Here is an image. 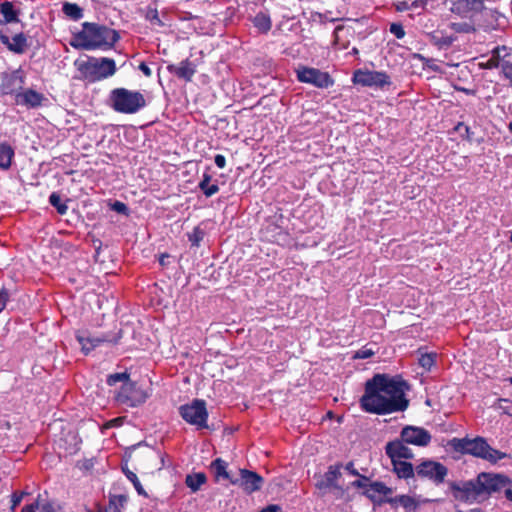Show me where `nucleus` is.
<instances>
[{
    "mask_svg": "<svg viewBox=\"0 0 512 512\" xmlns=\"http://www.w3.org/2000/svg\"><path fill=\"white\" fill-rule=\"evenodd\" d=\"M407 389V383L399 376L376 374L366 381L360 406L365 412L377 415L404 411L409 403L405 398Z\"/></svg>",
    "mask_w": 512,
    "mask_h": 512,
    "instance_id": "f257e3e1",
    "label": "nucleus"
},
{
    "mask_svg": "<svg viewBox=\"0 0 512 512\" xmlns=\"http://www.w3.org/2000/svg\"><path fill=\"white\" fill-rule=\"evenodd\" d=\"M77 69L75 79L94 83L106 79L116 72L115 62L109 58H93L77 59L74 62Z\"/></svg>",
    "mask_w": 512,
    "mask_h": 512,
    "instance_id": "f03ea898",
    "label": "nucleus"
},
{
    "mask_svg": "<svg viewBox=\"0 0 512 512\" xmlns=\"http://www.w3.org/2000/svg\"><path fill=\"white\" fill-rule=\"evenodd\" d=\"M450 445L457 452L473 455L485 459L491 463H496L506 457V454L492 448L484 438L475 439L453 438Z\"/></svg>",
    "mask_w": 512,
    "mask_h": 512,
    "instance_id": "7ed1b4c3",
    "label": "nucleus"
},
{
    "mask_svg": "<svg viewBox=\"0 0 512 512\" xmlns=\"http://www.w3.org/2000/svg\"><path fill=\"white\" fill-rule=\"evenodd\" d=\"M110 100L115 111L133 114L145 106L144 96L138 91L116 88L111 91Z\"/></svg>",
    "mask_w": 512,
    "mask_h": 512,
    "instance_id": "20e7f679",
    "label": "nucleus"
},
{
    "mask_svg": "<svg viewBox=\"0 0 512 512\" xmlns=\"http://www.w3.org/2000/svg\"><path fill=\"white\" fill-rule=\"evenodd\" d=\"M478 485L481 488L483 498L492 493L505 490L511 485V479L503 474L481 473L478 475Z\"/></svg>",
    "mask_w": 512,
    "mask_h": 512,
    "instance_id": "39448f33",
    "label": "nucleus"
},
{
    "mask_svg": "<svg viewBox=\"0 0 512 512\" xmlns=\"http://www.w3.org/2000/svg\"><path fill=\"white\" fill-rule=\"evenodd\" d=\"M453 496L465 503H474L483 498L478 478L452 485Z\"/></svg>",
    "mask_w": 512,
    "mask_h": 512,
    "instance_id": "423d86ee",
    "label": "nucleus"
},
{
    "mask_svg": "<svg viewBox=\"0 0 512 512\" xmlns=\"http://www.w3.org/2000/svg\"><path fill=\"white\" fill-rule=\"evenodd\" d=\"M146 394L139 389L133 382H125L115 395V401L125 407H136L143 403Z\"/></svg>",
    "mask_w": 512,
    "mask_h": 512,
    "instance_id": "0eeeda50",
    "label": "nucleus"
},
{
    "mask_svg": "<svg viewBox=\"0 0 512 512\" xmlns=\"http://www.w3.org/2000/svg\"><path fill=\"white\" fill-rule=\"evenodd\" d=\"M181 415L185 421L199 429L207 427L208 413L204 401L195 400L190 405L182 406Z\"/></svg>",
    "mask_w": 512,
    "mask_h": 512,
    "instance_id": "6e6552de",
    "label": "nucleus"
},
{
    "mask_svg": "<svg viewBox=\"0 0 512 512\" xmlns=\"http://www.w3.org/2000/svg\"><path fill=\"white\" fill-rule=\"evenodd\" d=\"M352 81L366 87H383L390 84L389 76L385 72L358 69L354 72Z\"/></svg>",
    "mask_w": 512,
    "mask_h": 512,
    "instance_id": "1a4fd4ad",
    "label": "nucleus"
},
{
    "mask_svg": "<svg viewBox=\"0 0 512 512\" xmlns=\"http://www.w3.org/2000/svg\"><path fill=\"white\" fill-rule=\"evenodd\" d=\"M296 73L300 82L312 84L318 88H328L333 85V80L328 73L315 68L299 67Z\"/></svg>",
    "mask_w": 512,
    "mask_h": 512,
    "instance_id": "9d476101",
    "label": "nucleus"
},
{
    "mask_svg": "<svg viewBox=\"0 0 512 512\" xmlns=\"http://www.w3.org/2000/svg\"><path fill=\"white\" fill-rule=\"evenodd\" d=\"M417 475L428 478L435 483H442L447 475V469L439 462L432 460L423 461L416 467Z\"/></svg>",
    "mask_w": 512,
    "mask_h": 512,
    "instance_id": "9b49d317",
    "label": "nucleus"
},
{
    "mask_svg": "<svg viewBox=\"0 0 512 512\" xmlns=\"http://www.w3.org/2000/svg\"><path fill=\"white\" fill-rule=\"evenodd\" d=\"M231 484L240 486L245 492L252 493L259 490L263 479L256 472L240 469L239 477L230 479Z\"/></svg>",
    "mask_w": 512,
    "mask_h": 512,
    "instance_id": "f8f14e48",
    "label": "nucleus"
},
{
    "mask_svg": "<svg viewBox=\"0 0 512 512\" xmlns=\"http://www.w3.org/2000/svg\"><path fill=\"white\" fill-rule=\"evenodd\" d=\"M24 84L23 71L20 69L1 74L0 91L2 94H14L20 92Z\"/></svg>",
    "mask_w": 512,
    "mask_h": 512,
    "instance_id": "ddd939ff",
    "label": "nucleus"
},
{
    "mask_svg": "<svg viewBox=\"0 0 512 512\" xmlns=\"http://www.w3.org/2000/svg\"><path fill=\"white\" fill-rule=\"evenodd\" d=\"M401 438L406 444L416 446H426L431 441V435L427 430L415 426H407L403 428Z\"/></svg>",
    "mask_w": 512,
    "mask_h": 512,
    "instance_id": "4468645a",
    "label": "nucleus"
},
{
    "mask_svg": "<svg viewBox=\"0 0 512 512\" xmlns=\"http://www.w3.org/2000/svg\"><path fill=\"white\" fill-rule=\"evenodd\" d=\"M44 100L45 96L33 89H26L15 95L16 104L27 108H37L42 105Z\"/></svg>",
    "mask_w": 512,
    "mask_h": 512,
    "instance_id": "2eb2a0df",
    "label": "nucleus"
},
{
    "mask_svg": "<svg viewBox=\"0 0 512 512\" xmlns=\"http://www.w3.org/2000/svg\"><path fill=\"white\" fill-rule=\"evenodd\" d=\"M1 42L15 53H23L28 47L25 34H0Z\"/></svg>",
    "mask_w": 512,
    "mask_h": 512,
    "instance_id": "dca6fc26",
    "label": "nucleus"
},
{
    "mask_svg": "<svg viewBox=\"0 0 512 512\" xmlns=\"http://www.w3.org/2000/svg\"><path fill=\"white\" fill-rule=\"evenodd\" d=\"M402 441H392L386 445V454L392 462L402 459H410L413 457L411 449H409Z\"/></svg>",
    "mask_w": 512,
    "mask_h": 512,
    "instance_id": "f3484780",
    "label": "nucleus"
},
{
    "mask_svg": "<svg viewBox=\"0 0 512 512\" xmlns=\"http://www.w3.org/2000/svg\"><path fill=\"white\" fill-rule=\"evenodd\" d=\"M119 337H120V335H118V337L114 338V339H111L107 336L92 337L90 335H85L82 333H78L76 336L79 344L82 347V351L85 354H88L91 350H93L95 347L99 346L101 343H104V342L117 343V340Z\"/></svg>",
    "mask_w": 512,
    "mask_h": 512,
    "instance_id": "a211bd4d",
    "label": "nucleus"
},
{
    "mask_svg": "<svg viewBox=\"0 0 512 512\" xmlns=\"http://www.w3.org/2000/svg\"><path fill=\"white\" fill-rule=\"evenodd\" d=\"M102 34H74L72 39L70 40V45L75 48L85 49V50H95V47L98 46L95 43L90 42V37H99Z\"/></svg>",
    "mask_w": 512,
    "mask_h": 512,
    "instance_id": "6ab92c4d",
    "label": "nucleus"
},
{
    "mask_svg": "<svg viewBox=\"0 0 512 512\" xmlns=\"http://www.w3.org/2000/svg\"><path fill=\"white\" fill-rule=\"evenodd\" d=\"M168 69L186 81H190L196 72L195 65L189 61L181 62L177 67L173 65L168 66Z\"/></svg>",
    "mask_w": 512,
    "mask_h": 512,
    "instance_id": "aec40b11",
    "label": "nucleus"
},
{
    "mask_svg": "<svg viewBox=\"0 0 512 512\" xmlns=\"http://www.w3.org/2000/svg\"><path fill=\"white\" fill-rule=\"evenodd\" d=\"M119 40V34H102L99 37H90V42L98 46L95 49L107 50Z\"/></svg>",
    "mask_w": 512,
    "mask_h": 512,
    "instance_id": "412c9836",
    "label": "nucleus"
},
{
    "mask_svg": "<svg viewBox=\"0 0 512 512\" xmlns=\"http://www.w3.org/2000/svg\"><path fill=\"white\" fill-rule=\"evenodd\" d=\"M393 464V470L400 478H410L414 475V469L411 463H408L406 461L397 460L395 462H392Z\"/></svg>",
    "mask_w": 512,
    "mask_h": 512,
    "instance_id": "4be33fe9",
    "label": "nucleus"
},
{
    "mask_svg": "<svg viewBox=\"0 0 512 512\" xmlns=\"http://www.w3.org/2000/svg\"><path fill=\"white\" fill-rule=\"evenodd\" d=\"M13 156V148L7 143H0V169H8Z\"/></svg>",
    "mask_w": 512,
    "mask_h": 512,
    "instance_id": "5701e85b",
    "label": "nucleus"
},
{
    "mask_svg": "<svg viewBox=\"0 0 512 512\" xmlns=\"http://www.w3.org/2000/svg\"><path fill=\"white\" fill-rule=\"evenodd\" d=\"M211 175L205 173L198 184V187L206 197H211L219 191V186L216 183L211 184Z\"/></svg>",
    "mask_w": 512,
    "mask_h": 512,
    "instance_id": "b1692460",
    "label": "nucleus"
},
{
    "mask_svg": "<svg viewBox=\"0 0 512 512\" xmlns=\"http://www.w3.org/2000/svg\"><path fill=\"white\" fill-rule=\"evenodd\" d=\"M389 491L390 490L383 483L373 482L367 486L365 494L371 499H376L381 495H386Z\"/></svg>",
    "mask_w": 512,
    "mask_h": 512,
    "instance_id": "393cba45",
    "label": "nucleus"
},
{
    "mask_svg": "<svg viewBox=\"0 0 512 512\" xmlns=\"http://www.w3.org/2000/svg\"><path fill=\"white\" fill-rule=\"evenodd\" d=\"M391 502L396 505H400L409 511L415 510L419 505L418 500L415 497L409 495L396 496L391 500Z\"/></svg>",
    "mask_w": 512,
    "mask_h": 512,
    "instance_id": "a878e982",
    "label": "nucleus"
},
{
    "mask_svg": "<svg viewBox=\"0 0 512 512\" xmlns=\"http://www.w3.org/2000/svg\"><path fill=\"white\" fill-rule=\"evenodd\" d=\"M0 12L4 17L5 22L12 23L18 21V11L14 9L11 2L5 1L0 5Z\"/></svg>",
    "mask_w": 512,
    "mask_h": 512,
    "instance_id": "bb28decb",
    "label": "nucleus"
},
{
    "mask_svg": "<svg viewBox=\"0 0 512 512\" xmlns=\"http://www.w3.org/2000/svg\"><path fill=\"white\" fill-rule=\"evenodd\" d=\"M62 11L66 16L75 21L83 17V9L76 3L65 2Z\"/></svg>",
    "mask_w": 512,
    "mask_h": 512,
    "instance_id": "cd10ccee",
    "label": "nucleus"
},
{
    "mask_svg": "<svg viewBox=\"0 0 512 512\" xmlns=\"http://www.w3.org/2000/svg\"><path fill=\"white\" fill-rule=\"evenodd\" d=\"M186 485L193 491L196 492L206 482V475L204 473H195L187 475Z\"/></svg>",
    "mask_w": 512,
    "mask_h": 512,
    "instance_id": "c85d7f7f",
    "label": "nucleus"
},
{
    "mask_svg": "<svg viewBox=\"0 0 512 512\" xmlns=\"http://www.w3.org/2000/svg\"><path fill=\"white\" fill-rule=\"evenodd\" d=\"M211 467L215 472L217 478L221 477L224 479H228L229 481L230 479H233L232 477L229 476V473L227 472V463L221 458L215 459L212 462Z\"/></svg>",
    "mask_w": 512,
    "mask_h": 512,
    "instance_id": "c756f323",
    "label": "nucleus"
},
{
    "mask_svg": "<svg viewBox=\"0 0 512 512\" xmlns=\"http://www.w3.org/2000/svg\"><path fill=\"white\" fill-rule=\"evenodd\" d=\"M127 502V496L125 495H113L110 497L108 512H121V508L124 507Z\"/></svg>",
    "mask_w": 512,
    "mask_h": 512,
    "instance_id": "7c9ffc66",
    "label": "nucleus"
},
{
    "mask_svg": "<svg viewBox=\"0 0 512 512\" xmlns=\"http://www.w3.org/2000/svg\"><path fill=\"white\" fill-rule=\"evenodd\" d=\"M254 25L257 29L265 32L271 28L270 17L265 13H259L254 17Z\"/></svg>",
    "mask_w": 512,
    "mask_h": 512,
    "instance_id": "2f4dec72",
    "label": "nucleus"
},
{
    "mask_svg": "<svg viewBox=\"0 0 512 512\" xmlns=\"http://www.w3.org/2000/svg\"><path fill=\"white\" fill-rule=\"evenodd\" d=\"M49 203L56 208L57 212L61 215L66 214L68 207L66 204L61 202V197L56 192H53L49 196Z\"/></svg>",
    "mask_w": 512,
    "mask_h": 512,
    "instance_id": "473e14b6",
    "label": "nucleus"
},
{
    "mask_svg": "<svg viewBox=\"0 0 512 512\" xmlns=\"http://www.w3.org/2000/svg\"><path fill=\"white\" fill-rule=\"evenodd\" d=\"M123 472L125 473L126 477L133 483L135 489L140 495L146 496V492L144 491L137 475L130 471L127 467H123Z\"/></svg>",
    "mask_w": 512,
    "mask_h": 512,
    "instance_id": "72a5a7b5",
    "label": "nucleus"
},
{
    "mask_svg": "<svg viewBox=\"0 0 512 512\" xmlns=\"http://www.w3.org/2000/svg\"><path fill=\"white\" fill-rule=\"evenodd\" d=\"M120 382L122 384L129 382V375L126 372L111 374L107 377V384L110 386H114Z\"/></svg>",
    "mask_w": 512,
    "mask_h": 512,
    "instance_id": "f704fd0d",
    "label": "nucleus"
},
{
    "mask_svg": "<svg viewBox=\"0 0 512 512\" xmlns=\"http://www.w3.org/2000/svg\"><path fill=\"white\" fill-rule=\"evenodd\" d=\"M435 357H436V354L434 353H425V354H422L419 358V364L421 367H423L424 369L426 370H430L431 367L434 365L435 363Z\"/></svg>",
    "mask_w": 512,
    "mask_h": 512,
    "instance_id": "c9c22d12",
    "label": "nucleus"
},
{
    "mask_svg": "<svg viewBox=\"0 0 512 512\" xmlns=\"http://www.w3.org/2000/svg\"><path fill=\"white\" fill-rule=\"evenodd\" d=\"M340 475V471L338 467L331 466L327 473L325 474L326 483L329 486H333L335 484L336 479Z\"/></svg>",
    "mask_w": 512,
    "mask_h": 512,
    "instance_id": "e433bc0d",
    "label": "nucleus"
},
{
    "mask_svg": "<svg viewBox=\"0 0 512 512\" xmlns=\"http://www.w3.org/2000/svg\"><path fill=\"white\" fill-rule=\"evenodd\" d=\"M500 63V59L496 57V55L492 54L485 63H480V66L484 69H493L499 67Z\"/></svg>",
    "mask_w": 512,
    "mask_h": 512,
    "instance_id": "4c0bfd02",
    "label": "nucleus"
},
{
    "mask_svg": "<svg viewBox=\"0 0 512 512\" xmlns=\"http://www.w3.org/2000/svg\"><path fill=\"white\" fill-rule=\"evenodd\" d=\"M84 27L88 28V32H93V33H96V32H117L114 29H108L105 26H97L96 24L85 23Z\"/></svg>",
    "mask_w": 512,
    "mask_h": 512,
    "instance_id": "58836bf2",
    "label": "nucleus"
},
{
    "mask_svg": "<svg viewBox=\"0 0 512 512\" xmlns=\"http://www.w3.org/2000/svg\"><path fill=\"white\" fill-rule=\"evenodd\" d=\"M502 74L509 81L512 79V63L503 61L500 63Z\"/></svg>",
    "mask_w": 512,
    "mask_h": 512,
    "instance_id": "ea45409f",
    "label": "nucleus"
},
{
    "mask_svg": "<svg viewBox=\"0 0 512 512\" xmlns=\"http://www.w3.org/2000/svg\"><path fill=\"white\" fill-rule=\"evenodd\" d=\"M433 40H434L435 44H437L440 48L448 47L453 42L452 37H440L439 38V37L433 36Z\"/></svg>",
    "mask_w": 512,
    "mask_h": 512,
    "instance_id": "a19ab883",
    "label": "nucleus"
},
{
    "mask_svg": "<svg viewBox=\"0 0 512 512\" xmlns=\"http://www.w3.org/2000/svg\"><path fill=\"white\" fill-rule=\"evenodd\" d=\"M40 497L41 496L39 495L37 500L34 503L25 505L22 508L21 512H36V510L40 508Z\"/></svg>",
    "mask_w": 512,
    "mask_h": 512,
    "instance_id": "79ce46f5",
    "label": "nucleus"
},
{
    "mask_svg": "<svg viewBox=\"0 0 512 512\" xmlns=\"http://www.w3.org/2000/svg\"><path fill=\"white\" fill-rule=\"evenodd\" d=\"M146 18L149 20H158L157 4L154 3V7L149 6L146 14Z\"/></svg>",
    "mask_w": 512,
    "mask_h": 512,
    "instance_id": "37998d69",
    "label": "nucleus"
},
{
    "mask_svg": "<svg viewBox=\"0 0 512 512\" xmlns=\"http://www.w3.org/2000/svg\"><path fill=\"white\" fill-rule=\"evenodd\" d=\"M373 354L374 352L371 349L363 348L356 352L355 358L367 359L371 357Z\"/></svg>",
    "mask_w": 512,
    "mask_h": 512,
    "instance_id": "c03bdc74",
    "label": "nucleus"
},
{
    "mask_svg": "<svg viewBox=\"0 0 512 512\" xmlns=\"http://www.w3.org/2000/svg\"><path fill=\"white\" fill-rule=\"evenodd\" d=\"M25 495L24 492H21L20 494L14 493L11 498V510L14 511L15 508L20 504L22 501L23 496Z\"/></svg>",
    "mask_w": 512,
    "mask_h": 512,
    "instance_id": "a18cd8bd",
    "label": "nucleus"
},
{
    "mask_svg": "<svg viewBox=\"0 0 512 512\" xmlns=\"http://www.w3.org/2000/svg\"><path fill=\"white\" fill-rule=\"evenodd\" d=\"M493 54L496 55L499 59L506 57L509 55V49L506 46L496 47L493 49Z\"/></svg>",
    "mask_w": 512,
    "mask_h": 512,
    "instance_id": "49530a36",
    "label": "nucleus"
},
{
    "mask_svg": "<svg viewBox=\"0 0 512 512\" xmlns=\"http://www.w3.org/2000/svg\"><path fill=\"white\" fill-rule=\"evenodd\" d=\"M113 209L118 212V213H123L125 214L127 212V206L122 203V202H119V201H116L113 205Z\"/></svg>",
    "mask_w": 512,
    "mask_h": 512,
    "instance_id": "de8ad7c7",
    "label": "nucleus"
},
{
    "mask_svg": "<svg viewBox=\"0 0 512 512\" xmlns=\"http://www.w3.org/2000/svg\"><path fill=\"white\" fill-rule=\"evenodd\" d=\"M215 164L217 165L218 168L222 169L225 167L226 165V159L223 155L221 154H217L215 156Z\"/></svg>",
    "mask_w": 512,
    "mask_h": 512,
    "instance_id": "09e8293b",
    "label": "nucleus"
},
{
    "mask_svg": "<svg viewBox=\"0 0 512 512\" xmlns=\"http://www.w3.org/2000/svg\"><path fill=\"white\" fill-rule=\"evenodd\" d=\"M7 300H8V293L6 291H1L0 292V312L5 308Z\"/></svg>",
    "mask_w": 512,
    "mask_h": 512,
    "instance_id": "8fccbe9b",
    "label": "nucleus"
},
{
    "mask_svg": "<svg viewBox=\"0 0 512 512\" xmlns=\"http://www.w3.org/2000/svg\"><path fill=\"white\" fill-rule=\"evenodd\" d=\"M139 69H140V70L144 73V75H145V76H147V77H150V76L152 75V71H151V69H150V68H149V66H148L146 63H144V62L140 63V65H139Z\"/></svg>",
    "mask_w": 512,
    "mask_h": 512,
    "instance_id": "3c124183",
    "label": "nucleus"
},
{
    "mask_svg": "<svg viewBox=\"0 0 512 512\" xmlns=\"http://www.w3.org/2000/svg\"><path fill=\"white\" fill-rule=\"evenodd\" d=\"M281 508L278 505H269L266 508L262 509L259 512H280Z\"/></svg>",
    "mask_w": 512,
    "mask_h": 512,
    "instance_id": "603ef678",
    "label": "nucleus"
},
{
    "mask_svg": "<svg viewBox=\"0 0 512 512\" xmlns=\"http://www.w3.org/2000/svg\"><path fill=\"white\" fill-rule=\"evenodd\" d=\"M390 32H403V27L400 23H392L390 26Z\"/></svg>",
    "mask_w": 512,
    "mask_h": 512,
    "instance_id": "864d4df0",
    "label": "nucleus"
},
{
    "mask_svg": "<svg viewBox=\"0 0 512 512\" xmlns=\"http://www.w3.org/2000/svg\"><path fill=\"white\" fill-rule=\"evenodd\" d=\"M41 511L42 512H55L53 506L49 503L42 505Z\"/></svg>",
    "mask_w": 512,
    "mask_h": 512,
    "instance_id": "5fc2aeb1",
    "label": "nucleus"
},
{
    "mask_svg": "<svg viewBox=\"0 0 512 512\" xmlns=\"http://www.w3.org/2000/svg\"><path fill=\"white\" fill-rule=\"evenodd\" d=\"M505 497L512 502V487L511 485L505 489Z\"/></svg>",
    "mask_w": 512,
    "mask_h": 512,
    "instance_id": "6e6d98bb",
    "label": "nucleus"
},
{
    "mask_svg": "<svg viewBox=\"0 0 512 512\" xmlns=\"http://www.w3.org/2000/svg\"><path fill=\"white\" fill-rule=\"evenodd\" d=\"M406 8H407L406 3H402L401 6H398L399 10H403V9H406Z\"/></svg>",
    "mask_w": 512,
    "mask_h": 512,
    "instance_id": "4d7b16f0",
    "label": "nucleus"
},
{
    "mask_svg": "<svg viewBox=\"0 0 512 512\" xmlns=\"http://www.w3.org/2000/svg\"><path fill=\"white\" fill-rule=\"evenodd\" d=\"M355 484H356L357 486H359V487H362V486H363V484H362V482H361V481H356V482H355Z\"/></svg>",
    "mask_w": 512,
    "mask_h": 512,
    "instance_id": "13d9d810",
    "label": "nucleus"
},
{
    "mask_svg": "<svg viewBox=\"0 0 512 512\" xmlns=\"http://www.w3.org/2000/svg\"><path fill=\"white\" fill-rule=\"evenodd\" d=\"M405 34L398 33L396 34L397 38H402Z\"/></svg>",
    "mask_w": 512,
    "mask_h": 512,
    "instance_id": "bf43d9fd",
    "label": "nucleus"
},
{
    "mask_svg": "<svg viewBox=\"0 0 512 512\" xmlns=\"http://www.w3.org/2000/svg\"><path fill=\"white\" fill-rule=\"evenodd\" d=\"M156 71H157V75L160 76V66L157 67Z\"/></svg>",
    "mask_w": 512,
    "mask_h": 512,
    "instance_id": "052dcab7",
    "label": "nucleus"
},
{
    "mask_svg": "<svg viewBox=\"0 0 512 512\" xmlns=\"http://www.w3.org/2000/svg\"><path fill=\"white\" fill-rule=\"evenodd\" d=\"M508 128H509V131L512 133V122H511V123H509Z\"/></svg>",
    "mask_w": 512,
    "mask_h": 512,
    "instance_id": "680f3d73",
    "label": "nucleus"
},
{
    "mask_svg": "<svg viewBox=\"0 0 512 512\" xmlns=\"http://www.w3.org/2000/svg\"><path fill=\"white\" fill-rule=\"evenodd\" d=\"M351 466H352V464H348V465L346 466V469L351 470Z\"/></svg>",
    "mask_w": 512,
    "mask_h": 512,
    "instance_id": "e2e57ef3",
    "label": "nucleus"
},
{
    "mask_svg": "<svg viewBox=\"0 0 512 512\" xmlns=\"http://www.w3.org/2000/svg\"><path fill=\"white\" fill-rule=\"evenodd\" d=\"M508 381H509V382H510V384L512 385V377H510V378L508 379Z\"/></svg>",
    "mask_w": 512,
    "mask_h": 512,
    "instance_id": "0e129e2a",
    "label": "nucleus"
},
{
    "mask_svg": "<svg viewBox=\"0 0 512 512\" xmlns=\"http://www.w3.org/2000/svg\"><path fill=\"white\" fill-rule=\"evenodd\" d=\"M510 241L512 242V232H511V236H510Z\"/></svg>",
    "mask_w": 512,
    "mask_h": 512,
    "instance_id": "69168bd1",
    "label": "nucleus"
},
{
    "mask_svg": "<svg viewBox=\"0 0 512 512\" xmlns=\"http://www.w3.org/2000/svg\"><path fill=\"white\" fill-rule=\"evenodd\" d=\"M510 84H511V86H512V79L510 80Z\"/></svg>",
    "mask_w": 512,
    "mask_h": 512,
    "instance_id": "338daca9",
    "label": "nucleus"
}]
</instances>
